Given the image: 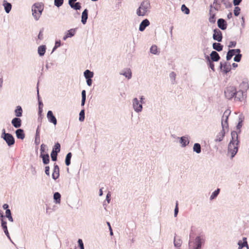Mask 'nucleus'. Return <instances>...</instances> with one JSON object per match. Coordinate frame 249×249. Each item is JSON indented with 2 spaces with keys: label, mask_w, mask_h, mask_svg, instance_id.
Segmentation results:
<instances>
[{
  "label": "nucleus",
  "mask_w": 249,
  "mask_h": 249,
  "mask_svg": "<svg viewBox=\"0 0 249 249\" xmlns=\"http://www.w3.org/2000/svg\"><path fill=\"white\" fill-rule=\"evenodd\" d=\"M231 111H229V110H226L224 112L221 119V125L222 129L217 135L216 138L215 139V142H221L225 135L226 130L227 129L228 130L229 125L228 121V117Z\"/></svg>",
  "instance_id": "f257e3e1"
},
{
  "label": "nucleus",
  "mask_w": 249,
  "mask_h": 249,
  "mask_svg": "<svg viewBox=\"0 0 249 249\" xmlns=\"http://www.w3.org/2000/svg\"><path fill=\"white\" fill-rule=\"evenodd\" d=\"M44 5L42 3H35L32 7V15L36 20H38L43 11Z\"/></svg>",
  "instance_id": "f03ea898"
},
{
  "label": "nucleus",
  "mask_w": 249,
  "mask_h": 249,
  "mask_svg": "<svg viewBox=\"0 0 249 249\" xmlns=\"http://www.w3.org/2000/svg\"><path fill=\"white\" fill-rule=\"evenodd\" d=\"M150 7V2L148 0H143L141 3L140 6L137 9L136 14L140 17L145 16Z\"/></svg>",
  "instance_id": "7ed1b4c3"
},
{
  "label": "nucleus",
  "mask_w": 249,
  "mask_h": 249,
  "mask_svg": "<svg viewBox=\"0 0 249 249\" xmlns=\"http://www.w3.org/2000/svg\"><path fill=\"white\" fill-rule=\"evenodd\" d=\"M205 239L204 235H201L197 236L194 241V246L193 249H201L202 246L204 244Z\"/></svg>",
  "instance_id": "20e7f679"
},
{
  "label": "nucleus",
  "mask_w": 249,
  "mask_h": 249,
  "mask_svg": "<svg viewBox=\"0 0 249 249\" xmlns=\"http://www.w3.org/2000/svg\"><path fill=\"white\" fill-rule=\"evenodd\" d=\"M225 97L231 100L234 97L236 93V89L233 86H230L227 87L224 91Z\"/></svg>",
  "instance_id": "39448f33"
},
{
  "label": "nucleus",
  "mask_w": 249,
  "mask_h": 249,
  "mask_svg": "<svg viewBox=\"0 0 249 249\" xmlns=\"http://www.w3.org/2000/svg\"><path fill=\"white\" fill-rule=\"evenodd\" d=\"M231 140L229 143V150L231 151V145L232 144L238 145L239 141L238 140V134L236 131H232L231 132Z\"/></svg>",
  "instance_id": "423d86ee"
},
{
  "label": "nucleus",
  "mask_w": 249,
  "mask_h": 249,
  "mask_svg": "<svg viewBox=\"0 0 249 249\" xmlns=\"http://www.w3.org/2000/svg\"><path fill=\"white\" fill-rule=\"evenodd\" d=\"M132 105L133 109L136 112L139 113L142 111V105L137 98H134L132 100Z\"/></svg>",
  "instance_id": "0eeeda50"
},
{
  "label": "nucleus",
  "mask_w": 249,
  "mask_h": 249,
  "mask_svg": "<svg viewBox=\"0 0 249 249\" xmlns=\"http://www.w3.org/2000/svg\"><path fill=\"white\" fill-rule=\"evenodd\" d=\"M219 68L224 73L227 74L231 71V65L230 63L227 62H220Z\"/></svg>",
  "instance_id": "6e6552de"
},
{
  "label": "nucleus",
  "mask_w": 249,
  "mask_h": 249,
  "mask_svg": "<svg viewBox=\"0 0 249 249\" xmlns=\"http://www.w3.org/2000/svg\"><path fill=\"white\" fill-rule=\"evenodd\" d=\"M213 38L218 42L222 41L223 38L222 33L219 29L216 28L213 30Z\"/></svg>",
  "instance_id": "1a4fd4ad"
},
{
  "label": "nucleus",
  "mask_w": 249,
  "mask_h": 249,
  "mask_svg": "<svg viewBox=\"0 0 249 249\" xmlns=\"http://www.w3.org/2000/svg\"><path fill=\"white\" fill-rule=\"evenodd\" d=\"M2 139L5 141L7 144L10 147L13 145L15 142L14 137L10 133H8L7 135L2 138Z\"/></svg>",
  "instance_id": "9d476101"
},
{
  "label": "nucleus",
  "mask_w": 249,
  "mask_h": 249,
  "mask_svg": "<svg viewBox=\"0 0 249 249\" xmlns=\"http://www.w3.org/2000/svg\"><path fill=\"white\" fill-rule=\"evenodd\" d=\"M47 117L48 121L53 123L54 125H56L57 124V120L55 117L54 116L53 112L51 110H49L47 114Z\"/></svg>",
  "instance_id": "9b49d317"
},
{
  "label": "nucleus",
  "mask_w": 249,
  "mask_h": 249,
  "mask_svg": "<svg viewBox=\"0 0 249 249\" xmlns=\"http://www.w3.org/2000/svg\"><path fill=\"white\" fill-rule=\"evenodd\" d=\"M217 26L222 30H225L227 28V23L226 21L222 18H219L217 20Z\"/></svg>",
  "instance_id": "f8f14e48"
},
{
  "label": "nucleus",
  "mask_w": 249,
  "mask_h": 249,
  "mask_svg": "<svg viewBox=\"0 0 249 249\" xmlns=\"http://www.w3.org/2000/svg\"><path fill=\"white\" fill-rule=\"evenodd\" d=\"M179 139V142L181 144L182 147H185L188 145L189 143V140L188 139V136L186 135L182 136Z\"/></svg>",
  "instance_id": "ddd939ff"
},
{
  "label": "nucleus",
  "mask_w": 249,
  "mask_h": 249,
  "mask_svg": "<svg viewBox=\"0 0 249 249\" xmlns=\"http://www.w3.org/2000/svg\"><path fill=\"white\" fill-rule=\"evenodd\" d=\"M150 25V22L147 18L143 19L140 23L139 26V31L141 32L143 31L146 27Z\"/></svg>",
  "instance_id": "4468645a"
},
{
  "label": "nucleus",
  "mask_w": 249,
  "mask_h": 249,
  "mask_svg": "<svg viewBox=\"0 0 249 249\" xmlns=\"http://www.w3.org/2000/svg\"><path fill=\"white\" fill-rule=\"evenodd\" d=\"M210 60L214 62H217L220 59V56L219 54L215 51H213L210 53Z\"/></svg>",
  "instance_id": "2eb2a0df"
},
{
  "label": "nucleus",
  "mask_w": 249,
  "mask_h": 249,
  "mask_svg": "<svg viewBox=\"0 0 249 249\" xmlns=\"http://www.w3.org/2000/svg\"><path fill=\"white\" fill-rule=\"evenodd\" d=\"M11 124L15 128H19L21 125V120L19 117H15L12 120Z\"/></svg>",
  "instance_id": "dca6fc26"
},
{
  "label": "nucleus",
  "mask_w": 249,
  "mask_h": 249,
  "mask_svg": "<svg viewBox=\"0 0 249 249\" xmlns=\"http://www.w3.org/2000/svg\"><path fill=\"white\" fill-rule=\"evenodd\" d=\"M231 150H229V148H228V153L231 154V159H232L237 153L238 150V145L235 144H232V146L231 145Z\"/></svg>",
  "instance_id": "f3484780"
},
{
  "label": "nucleus",
  "mask_w": 249,
  "mask_h": 249,
  "mask_svg": "<svg viewBox=\"0 0 249 249\" xmlns=\"http://www.w3.org/2000/svg\"><path fill=\"white\" fill-rule=\"evenodd\" d=\"M4 9L5 10V12L7 14L9 13V12L11 11L12 9V4L10 2H8L6 0H4L3 1V4H2Z\"/></svg>",
  "instance_id": "a211bd4d"
},
{
  "label": "nucleus",
  "mask_w": 249,
  "mask_h": 249,
  "mask_svg": "<svg viewBox=\"0 0 249 249\" xmlns=\"http://www.w3.org/2000/svg\"><path fill=\"white\" fill-rule=\"evenodd\" d=\"M245 92H244L242 90H239L238 91H237L236 90V93L234 95V100L237 101H242V100L243 99L244 97V93Z\"/></svg>",
  "instance_id": "6ab92c4d"
},
{
  "label": "nucleus",
  "mask_w": 249,
  "mask_h": 249,
  "mask_svg": "<svg viewBox=\"0 0 249 249\" xmlns=\"http://www.w3.org/2000/svg\"><path fill=\"white\" fill-rule=\"evenodd\" d=\"M182 244V240L180 237H176V234L175 233L174 238V245L177 248H179Z\"/></svg>",
  "instance_id": "aec40b11"
},
{
  "label": "nucleus",
  "mask_w": 249,
  "mask_h": 249,
  "mask_svg": "<svg viewBox=\"0 0 249 249\" xmlns=\"http://www.w3.org/2000/svg\"><path fill=\"white\" fill-rule=\"evenodd\" d=\"M16 135L18 139L23 140L25 138V134L23 129L18 128L16 130Z\"/></svg>",
  "instance_id": "412c9836"
},
{
  "label": "nucleus",
  "mask_w": 249,
  "mask_h": 249,
  "mask_svg": "<svg viewBox=\"0 0 249 249\" xmlns=\"http://www.w3.org/2000/svg\"><path fill=\"white\" fill-rule=\"evenodd\" d=\"M88 10L85 9L82 13L81 22L83 24H85L87 23L88 18Z\"/></svg>",
  "instance_id": "4be33fe9"
},
{
  "label": "nucleus",
  "mask_w": 249,
  "mask_h": 249,
  "mask_svg": "<svg viewBox=\"0 0 249 249\" xmlns=\"http://www.w3.org/2000/svg\"><path fill=\"white\" fill-rule=\"evenodd\" d=\"M40 157L42 159V162L44 164L47 165L50 162L49 155L47 153L40 155Z\"/></svg>",
  "instance_id": "5701e85b"
},
{
  "label": "nucleus",
  "mask_w": 249,
  "mask_h": 249,
  "mask_svg": "<svg viewBox=\"0 0 249 249\" xmlns=\"http://www.w3.org/2000/svg\"><path fill=\"white\" fill-rule=\"evenodd\" d=\"M46 47L44 45L39 46L37 49V53L40 56H42L46 52Z\"/></svg>",
  "instance_id": "b1692460"
},
{
  "label": "nucleus",
  "mask_w": 249,
  "mask_h": 249,
  "mask_svg": "<svg viewBox=\"0 0 249 249\" xmlns=\"http://www.w3.org/2000/svg\"><path fill=\"white\" fill-rule=\"evenodd\" d=\"M213 48L217 52H220L222 51L223 46L219 42H214L213 43Z\"/></svg>",
  "instance_id": "393cba45"
},
{
  "label": "nucleus",
  "mask_w": 249,
  "mask_h": 249,
  "mask_svg": "<svg viewBox=\"0 0 249 249\" xmlns=\"http://www.w3.org/2000/svg\"><path fill=\"white\" fill-rule=\"evenodd\" d=\"M120 74L124 75L128 79H130L132 77V72L130 69H127L126 71H121Z\"/></svg>",
  "instance_id": "a878e982"
},
{
  "label": "nucleus",
  "mask_w": 249,
  "mask_h": 249,
  "mask_svg": "<svg viewBox=\"0 0 249 249\" xmlns=\"http://www.w3.org/2000/svg\"><path fill=\"white\" fill-rule=\"evenodd\" d=\"M210 17L209 21L211 23H214L216 21L215 13H213L212 10L210 9L209 11Z\"/></svg>",
  "instance_id": "bb28decb"
},
{
  "label": "nucleus",
  "mask_w": 249,
  "mask_h": 249,
  "mask_svg": "<svg viewBox=\"0 0 249 249\" xmlns=\"http://www.w3.org/2000/svg\"><path fill=\"white\" fill-rule=\"evenodd\" d=\"M22 108L21 106H18L15 110V115L16 117H20L22 115Z\"/></svg>",
  "instance_id": "cd10ccee"
},
{
  "label": "nucleus",
  "mask_w": 249,
  "mask_h": 249,
  "mask_svg": "<svg viewBox=\"0 0 249 249\" xmlns=\"http://www.w3.org/2000/svg\"><path fill=\"white\" fill-rule=\"evenodd\" d=\"M205 58L207 60V64L209 65V67L211 69V70L214 71V65L213 64L214 61H212L210 60V57L208 55H205Z\"/></svg>",
  "instance_id": "c85d7f7f"
},
{
  "label": "nucleus",
  "mask_w": 249,
  "mask_h": 249,
  "mask_svg": "<svg viewBox=\"0 0 249 249\" xmlns=\"http://www.w3.org/2000/svg\"><path fill=\"white\" fill-rule=\"evenodd\" d=\"M193 151L197 154H199L201 151V145L199 143H195L193 146Z\"/></svg>",
  "instance_id": "c756f323"
},
{
  "label": "nucleus",
  "mask_w": 249,
  "mask_h": 249,
  "mask_svg": "<svg viewBox=\"0 0 249 249\" xmlns=\"http://www.w3.org/2000/svg\"><path fill=\"white\" fill-rule=\"evenodd\" d=\"M84 75L86 79L92 78L93 77L94 73L89 70H86L84 72Z\"/></svg>",
  "instance_id": "7c9ffc66"
},
{
  "label": "nucleus",
  "mask_w": 249,
  "mask_h": 249,
  "mask_svg": "<svg viewBox=\"0 0 249 249\" xmlns=\"http://www.w3.org/2000/svg\"><path fill=\"white\" fill-rule=\"evenodd\" d=\"M53 199L56 204H59L61 201V195L58 192H55L53 194Z\"/></svg>",
  "instance_id": "2f4dec72"
},
{
  "label": "nucleus",
  "mask_w": 249,
  "mask_h": 249,
  "mask_svg": "<svg viewBox=\"0 0 249 249\" xmlns=\"http://www.w3.org/2000/svg\"><path fill=\"white\" fill-rule=\"evenodd\" d=\"M60 144L59 142H57L54 144V146H53L52 151H53L54 153L58 154V153L60 152Z\"/></svg>",
  "instance_id": "473e14b6"
},
{
  "label": "nucleus",
  "mask_w": 249,
  "mask_h": 249,
  "mask_svg": "<svg viewBox=\"0 0 249 249\" xmlns=\"http://www.w3.org/2000/svg\"><path fill=\"white\" fill-rule=\"evenodd\" d=\"M72 157V153L71 152H69L66 156L65 158V164L67 166H69L71 164V160Z\"/></svg>",
  "instance_id": "72a5a7b5"
},
{
  "label": "nucleus",
  "mask_w": 249,
  "mask_h": 249,
  "mask_svg": "<svg viewBox=\"0 0 249 249\" xmlns=\"http://www.w3.org/2000/svg\"><path fill=\"white\" fill-rule=\"evenodd\" d=\"M70 6L75 10H78L81 9V3L79 2H76L73 4H71Z\"/></svg>",
  "instance_id": "f704fd0d"
},
{
  "label": "nucleus",
  "mask_w": 249,
  "mask_h": 249,
  "mask_svg": "<svg viewBox=\"0 0 249 249\" xmlns=\"http://www.w3.org/2000/svg\"><path fill=\"white\" fill-rule=\"evenodd\" d=\"M220 189L219 188H217L216 190H215L214 192H213L210 196V199L211 200H212L214 199H215L217 196L219 195L220 193Z\"/></svg>",
  "instance_id": "c9c22d12"
},
{
  "label": "nucleus",
  "mask_w": 249,
  "mask_h": 249,
  "mask_svg": "<svg viewBox=\"0 0 249 249\" xmlns=\"http://www.w3.org/2000/svg\"><path fill=\"white\" fill-rule=\"evenodd\" d=\"M5 217L8 218L9 221L12 222L14 221L10 210H7L5 211Z\"/></svg>",
  "instance_id": "e433bc0d"
},
{
  "label": "nucleus",
  "mask_w": 249,
  "mask_h": 249,
  "mask_svg": "<svg viewBox=\"0 0 249 249\" xmlns=\"http://www.w3.org/2000/svg\"><path fill=\"white\" fill-rule=\"evenodd\" d=\"M232 51V50L229 49L227 52L226 55V59L227 61L230 60L232 56L235 55V53Z\"/></svg>",
  "instance_id": "4c0bfd02"
},
{
  "label": "nucleus",
  "mask_w": 249,
  "mask_h": 249,
  "mask_svg": "<svg viewBox=\"0 0 249 249\" xmlns=\"http://www.w3.org/2000/svg\"><path fill=\"white\" fill-rule=\"evenodd\" d=\"M76 29H71L67 31L66 34L69 37H71L74 36L75 34Z\"/></svg>",
  "instance_id": "58836bf2"
},
{
  "label": "nucleus",
  "mask_w": 249,
  "mask_h": 249,
  "mask_svg": "<svg viewBox=\"0 0 249 249\" xmlns=\"http://www.w3.org/2000/svg\"><path fill=\"white\" fill-rule=\"evenodd\" d=\"M150 52L151 53L154 54H159L158 51V48L157 46L155 45H152L150 49Z\"/></svg>",
  "instance_id": "ea45409f"
},
{
  "label": "nucleus",
  "mask_w": 249,
  "mask_h": 249,
  "mask_svg": "<svg viewBox=\"0 0 249 249\" xmlns=\"http://www.w3.org/2000/svg\"><path fill=\"white\" fill-rule=\"evenodd\" d=\"M181 10L182 12L186 15H188L190 13L189 9L185 4L181 5Z\"/></svg>",
  "instance_id": "a19ab883"
},
{
  "label": "nucleus",
  "mask_w": 249,
  "mask_h": 249,
  "mask_svg": "<svg viewBox=\"0 0 249 249\" xmlns=\"http://www.w3.org/2000/svg\"><path fill=\"white\" fill-rule=\"evenodd\" d=\"M40 154H45L46 151L48 150V147L46 145L44 144H42L40 146Z\"/></svg>",
  "instance_id": "79ce46f5"
},
{
  "label": "nucleus",
  "mask_w": 249,
  "mask_h": 249,
  "mask_svg": "<svg viewBox=\"0 0 249 249\" xmlns=\"http://www.w3.org/2000/svg\"><path fill=\"white\" fill-rule=\"evenodd\" d=\"M85 119V109H82L79 113V120L80 122H83Z\"/></svg>",
  "instance_id": "37998d69"
},
{
  "label": "nucleus",
  "mask_w": 249,
  "mask_h": 249,
  "mask_svg": "<svg viewBox=\"0 0 249 249\" xmlns=\"http://www.w3.org/2000/svg\"><path fill=\"white\" fill-rule=\"evenodd\" d=\"M221 2H222L226 8H231L232 7V4L231 2L229 1V0H221Z\"/></svg>",
  "instance_id": "c03bdc74"
},
{
  "label": "nucleus",
  "mask_w": 249,
  "mask_h": 249,
  "mask_svg": "<svg viewBox=\"0 0 249 249\" xmlns=\"http://www.w3.org/2000/svg\"><path fill=\"white\" fill-rule=\"evenodd\" d=\"M63 2L64 0H54V5L57 7L62 6Z\"/></svg>",
  "instance_id": "a18cd8bd"
},
{
  "label": "nucleus",
  "mask_w": 249,
  "mask_h": 249,
  "mask_svg": "<svg viewBox=\"0 0 249 249\" xmlns=\"http://www.w3.org/2000/svg\"><path fill=\"white\" fill-rule=\"evenodd\" d=\"M59 177V171H53V173L52 174V178L54 180H56Z\"/></svg>",
  "instance_id": "49530a36"
},
{
  "label": "nucleus",
  "mask_w": 249,
  "mask_h": 249,
  "mask_svg": "<svg viewBox=\"0 0 249 249\" xmlns=\"http://www.w3.org/2000/svg\"><path fill=\"white\" fill-rule=\"evenodd\" d=\"M176 76V74L174 71H172L170 73L169 76L171 79V82L173 84L175 83Z\"/></svg>",
  "instance_id": "de8ad7c7"
},
{
  "label": "nucleus",
  "mask_w": 249,
  "mask_h": 249,
  "mask_svg": "<svg viewBox=\"0 0 249 249\" xmlns=\"http://www.w3.org/2000/svg\"><path fill=\"white\" fill-rule=\"evenodd\" d=\"M4 215L2 213H1V215L0 216V221H1V227H6L7 226V222L4 220L3 217Z\"/></svg>",
  "instance_id": "09e8293b"
},
{
  "label": "nucleus",
  "mask_w": 249,
  "mask_h": 249,
  "mask_svg": "<svg viewBox=\"0 0 249 249\" xmlns=\"http://www.w3.org/2000/svg\"><path fill=\"white\" fill-rule=\"evenodd\" d=\"M61 46V41L60 40L55 41V45L53 47L52 53H53L58 47Z\"/></svg>",
  "instance_id": "8fccbe9b"
},
{
  "label": "nucleus",
  "mask_w": 249,
  "mask_h": 249,
  "mask_svg": "<svg viewBox=\"0 0 249 249\" xmlns=\"http://www.w3.org/2000/svg\"><path fill=\"white\" fill-rule=\"evenodd\" d=\"M240 8L237 6H235L234 9L233 10L234 15L235 16H238L240 12Z\"/></svg>",
  "instance_id": "3c124183"
},
{
  "label": "nucleus",
  "mask_w": 249,
  "mask_h": 249,
  "mask_svg": "<svg viewBox=\"0 0 249 249\" xmlns=\"http://www.w3.org/2000/svg\"><path fill=\"white\" fill-rule=\"evenodd\" d=\"M242 56V54H236L233 58V60L235 62H239L241 61Z\"/></svg>",
  "instance_id": "603ef678"
},
{
  "label": "nucleus",
  "mask_w": 249,
  "mask_h": 249,
  "mask_svg": "<svg viewBox=\"0 0 249 249\" xmlns=\"http://www.w3.org/2000/svg\"><path fill=\"white\" fill-rule=\"evenodd\" d=\"M57 153H54L53 151H52L51 153V157L52 160L53 161H56L57 159Z\"/></svg>",
  "instance_id": "864d4df0"
},
{
  "label": "nucleus",
  "mask_w": 249,
  "mask_h": 249,
  "mask_svg": "<svg viewBox=\"0 0 249 249\" xmlns=\"http://www.w3.org/2000/svg\"><path fill=\"white\" fill-rule=\"evenodd\" d=\"M78 244L80 249H84V245L83 241L81 239L78 240Z\"/></svg>",
  "instance_id": "5fc2aeb1"
},
{
  "label": "nucleus",
  "mask_w": 249,
  "mask_h": 249,
  "mask_svg": "<svg viewBox=\"0 0 249 249\" xmlns=\"http://www.w3.org/2000/svg\"><path fill=\"white\" fill-rule=\"evenodd\" d=\"M43 31H44V28H41L40 30L39 33L38 34V38L39 40H42L43 38Z\"/></svg>",
  "instance_id": "6e6d98bb"
},
{
  "label": "nucleus",
  "mask_w": 249,
  "mask_h": 249,
  "mask_svg": "<svg viewBox=\"0 0 249 249\" xmlns=\"http://www.w3.org/2000/svg\"><path fill=\"white\" fill-rule=\"evenodd\" d=\"M178 213V202H176V207L174 209V216L177 217Z\"/></svg>",
  "instance_id": "4d7b16f0"
},
{
  "label": "nucleus",
  "mask_w": 249,
  "mask_h": 249,
  "mask_svg": "<svg viewBox=\"0 0 249 249\" xmlns=\"http://www.w3.org/2000/svg\"><path fill=\"white\" fill-rule=\"evenodd\" d=\"M236 45V41H231L230 42L228 47L229 48L235 47Z\"/></svg>",
  "instance_id": "13d9d810"
},
{
  "label": "nucleus",
  "mask_w": 249,
  "mask_h": 249,
  "mask_svg": "<svg viewBox=\"0 0 249 249\" xmlns=\"http://www.w3.org/2000/svg\"><path fill=\"white\" fill-rule=\"evenodd\" d=\"M45 173L48 176H50V167L46 166L45 167Z\"/></svg>",
  "instance_id": "bf43d9fd"
},
{
  "label": "nucleus",
  "mask_w": 249,
  "mask_h": 249,
  "mask_svg": "<svg viewBox=\"0 0 249 249\" xmlns=\"http://www.w3.org/2000/svg\"><path fill=\"white\" fill-rule=\"evenodd\" d=\"M35 143L36 145H38L40 143V136H35Z\"/></svg>",
  "instance_id": "052dcab7"
},
{
  "label": "nucleus",
  "mask_w": 249,
  "mask_h": 249,
  "mask_svg": "<svg viewBox=\"0 0 249 249\" xmlns=\"http://www.w3.org/2000/svg\"><path fill=\"white\" fill-rule=\"evenodd\" d=\"M86 79V82H87V84L88 85V86H91V85H92V78H87V79Z\"/></svg>",
  "instance_id": "680f3d73"
},
{
  "label": "nucleus",
  "mask_w": 249,
  "mask_h": 249,
  "mask_svg": "<svg viewBox=\"0 0 249 249\" xmlns=\"http://www.w3.org/2000/svg\"><path fill=\"white\" fill-rule=\"evenodd\" d=\"M239 119L240 121L238 122L237 125H236V128L237 129H240L242 126V120L240 118H239Z\"/></svg>",
  "instance_id": "e2e57ef3"
},
{
  "label": "nucleus",
  "mask_w": 249,
  "mask_h": 249,
  "mask_svg": "<svg viewBox=\"0 0 249 249\" xmlns=\"http://www.w3.org/2000/svg\"><path fill=\"white\" fill-rule=\"evenodd\" d=\"M242 0H233V4L234 6H238L241 2Z\"/></svg>",
  "instance_id": "0e129e2a"
},
{
  "label": "nucleus",
  "mask_w": 249,
  "mask_h": 249,
  "mask_svg": "<svg viewBox=\"0 0 249 249\" xmlns=\"http://www.w3.org/2000/svg\"><path fill=\"white\" fill-rule=\"evenodd\" d=\"M107 226H108V228H109V231H110V235H113V231H112V229L111 228L110 224V223L109 222H107Z\"/></svg>",
  "instance_id": "69168bd1"
},
{
  "label": "nucleus",
  "mask_w": 249,
  "mask_h": 249,
  "mask_svg": "<svg viewBox=\"0 0 249 249\" xmlns=\"http://www.w3.org/2000/svg\"><path fill=\"white\" fill-rule=\"evenodd\" d=\"M82 99H86V91L85 90H83L81 92Z\"/></svg>",
  "instance_id": "338daca9"
},
{
  "label": "nucleus",
  "mask_w": 249,
  "mask_h": 249,
  "mask_svg": "<svg viewBox=\"0 0 249 249\" xmlns=\"http://www.w3.org/2000/svg\"><path fill=\"white\" fill-rule=\"evenodd\" d=\"M237 244L239 246L238 249H242V248L243 247H244V245L242 244V241L241 240H239L238 242V244Z\"/></svg>",
  "instance_id": "774afa93"
}]
</instances>
